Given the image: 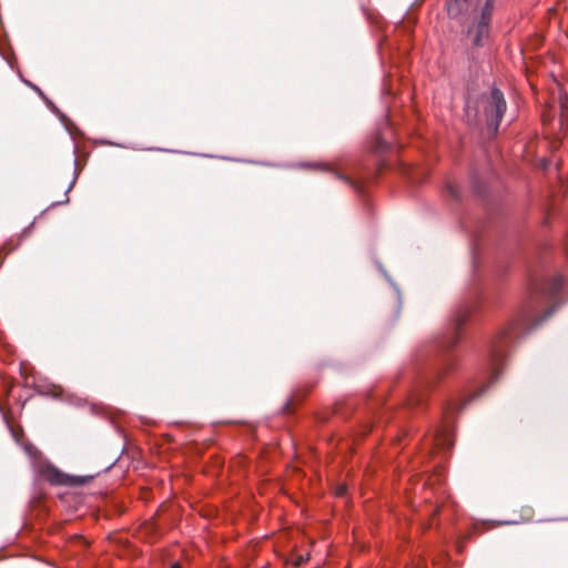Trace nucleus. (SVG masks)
<instances>
[{"label":"nucleus","instance_id":"1","mask_svg":"<svg viewBox=\"0 0 568 568\" xmlns=\"http://www.w3.org/2000/svg\"><path fill=\"white\" fill-rule=\"evenodd\" d=\"M529 314L520 315L514 320L508 327L500 331L490 342L489 346V384L494 383L504 367L507 348L510 344L521 336L526 335L530 329Z\"/></svg>","mask_w":568,"mask_h":568},{"label":"nucleus","instance_id":"2","mask_svg":"<svg viewBox=\"0 0 568 568\" xmlns=\"http://www.w3.org/2000/svg\"><path fill=\"white\" fill-rule=\"evenodd\" d=\"M564 285V280L561 276L556 275L549 280H547L541 287L539 288L538 296L535 291V303L538 300V304L542 307H546V314L538 318L535 315V327L537 324L542 323L547 317H549L555 310L562 303L560 292Z\"/></svg>","mask_w":568,"mask_h":568},{"label":"nucleus","instance_id":"3","mask_svg":"<svg viewBox=\"0 0 568 568\" xmlns=\"http://www.w3.org/2000/svg\"><path fill=\"white\" fill-rule=\"evenodd\" d=\"M506 111V101L498 89H493L486 99L485 115L489 129L497 130Z\"/></svg>","mask_w":568,"mask_h":568},{"label":"nucleus","instance_id":"4","mask_svg":"<svg viewBox=\"0 0 568 568\" xmlns=\"http://www.w3.org/2000/svg\"><path fill=\"white\" fill-rule=\"evenodd\" d=\"M495 0H486L485 7L483 9L480 19L477 23L475 36H474V43L476 45H481L483 40L488 37L489 33V21L491 17V11L494 7Z\"/></svg>","mask_w":568,"mask_h":568},{"label":"nucleus","instance_id":"5","mask_svg":"<svg viewBox=\"0 0 568 568\" xmlns=\"http://www.w3.org/2000/svg\"><path fill=\"white\" fill-rule=\"evenodd\" d=\"M37 473L40 478L54 485L64 484L67 481L65 475L48 462L39 463L37 465Z\"/></svg>","mask_w":568,"mask_h":568},{"label":"nucleus","instance_id":"6","mask_svg":"<svg viewBox=\"0 0 568 568\" xmlns=\"http://www.w3.org/2000/svg\"><path fill=\"white\" fill-rule=\"evenodd\" d=\"M466 317H467V314L466 313H462V314H458L454 322H455V328H454V332L450 334L449 338L447 341H443V346L445 347H452L454 346L455 344H457V342L459 341V334H458V327L466 321Z\"/></svg>","mask_w":568,"mask_h":568},{"label":"nucleus","instance_id":"7","mask_svg":"<svg viewBox=\"0 0 568 568\" xmlns=\"http://www.w3.org/2000/svg\"><path fill=\"white\" fill-rule=\"evenodd\" d=\"M436 442L437 445H442L445 447H450L453 445L448 427H446L443 432L436 433Z\"/></svg>","mask_w":568,"mask_h":568},{"label":"nucleus","instance_id":"8","mask_svg":"<svg viewBox=\"0 0 568 568\" xmlns=\"http://www.w3.org/2000/svg\"><path fill=\"white\" fill-rule=\"evenodd\" d=\"M308 559V555L306 557H304L303 555H300L296 557V559L294 560V565L295 566H300L302 565L303 562H305L306 560Z\"/></svg>","mask_w":568,"mask_h":568},{"label":"nucleus","instance_id":"9","mask_svg":"<svg viewBox=\"0 0 568 568\" xmlns=\"http://www.w3.org/2000/svg\"><path fill=\"white\" fill-rule=\"evenodd\" d=\"M452 366H453V363H452V362H450V359H449V361L445 364L444 369H445V371H448V369H450V368H452Z\"/></svg>","mask_w":568,"mask_h":568},{"label":"nucleus","instance_id":"10","mask_svg":"<svg viewBox=\"0 0 568 568\" xmlns=\"http://www.w3.org/2000/svg\"><path fill=\"white\" fill-rule=\"evenodd\" d=\"M456 409H458V408H457L455 405H452V406L449 407V414H450L453 410H456Z\"/></svg>","mask_w":568,"mask_h":568},{"label":"nucleus","instance_id":"11","mask_svg":"<svg viewBox=\"0 0 568 568\" xmlns=\"http://www.w3.org/2000/svg\"><path fill=\"white\" fill-rule=\"evenodd\" d=\"M343 493H344V488H343V487H341V488L337 490V494H338V495H342Z\"/></svg>","mask_w":568,"mask_h":568},{"label":"nucleus","instance_id":"12","mask_svg":"<svg viewBox=\"0 0 568 568\" xmlns=\"http://www.w3.org/2000/svg\"><path fill=\"white\" fill-rule=\"evenodd\" d=\"M171 568H181V566L179 564H174V565H172Z\"/></svg>","mask_w":568,"mask_h":568}]
</instances>
